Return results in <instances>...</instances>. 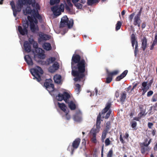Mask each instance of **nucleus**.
I'll list each match as a JSON object with an SVG mask.
<instances>
[{
  "instance_id": "14",
  "label": "nucleus",
  "mask_w": 157,
  "mask_h": 157,
  "mask_svg": "<svg viewBox=\"0 0 157 157\" xmlns=\"http://www.w3.org/2000/svg\"><path fill=\"white\" fill-rule=\"evenodd\" d=\"M39 38L38 39V41L39 42L46 40L49 39V37L48 35L43 33L39 34Z\"/></svg>"
},
{
  "instance_id": "39",
  "label": "nucleus",
  "mask_w": 157,
  "mask_h": 157,
  "mask_svg": "<svg viewBox=\"0 0 157 157\" xmlns=\"http://www.w3.org/2000/svg\"><path fill=\"white\" fill-rule=\"evenodd\" d=\"M75 90L78 94L80 91L81 86L79 84H77L75 85Z\"/></svg>"
},
{
  "instance_id": "35",
  "label": "nucleus",
  "mask_w": 157,
  "mask_h": 157,
  "mask_svg": "<svg viewBox=\"0 0 157 157\" xmlns=\"http://www.w3.org/2000/svg\"><path fill=\"white\" fill-rule=\"evenodd\" d=\"M100 0H87V4L88 6H91L94 4L98 3Z\"/></svg>"
},
{
  "instance_id": "38",
  "label": "nucleus",
  "mask_w": 157,
  "mask_h": 157,
  "mask_svg": "<svg viewBox=\"0 0 157 157\" xmlns=\"http://www.w3.org/2000/svg\"><path fill=\"white\" fill-rule=\"evenodd\" d=\"M107 133L108 131H105V130H104L103 132L101 137V140L102 142H104V140L106 137Z\"/></svg>"
},
{
  "instance_id": "21",
  "label": "nucleus",
  "mask_w": 157,
  "mask_h": 157,
  "mask_svg": "<svg viewBox=\"0 0 157 157\" xmlns=\"http://www.w3.org/2000/svg\"><path fill=\"white\" fill-rule=\"evenodd\" d=\"M140 17L136 16L134 18V25L135 26L137 25L139 27L140 26Z\"/></svg>"
},
{
  "instance_id": "62",
  "label": "nucleus",
  "mask_w": 157,
  "mask_h": 157,
  "mask_svg": "<svg viewBox=\"0 0 157 157\" xmlns=\"http://www.w3.org/2000/svg\"><path fill=\"white\" fill-rule=\"evenodd\" d=\"M142 8H141L140 9L139 12H138V13L136 15V16H138V17H140V15H141V12H142Z\"/></svg>"
},
{
  "instance_id": "58",
  "label": "nucleus",
  "mask_w": 157,
  "mask_h": 157,
  "mask_svg": "<svg viewBox=\"0 0 157 157\" xmlns=\"http://www.w3.org/2000/svg\"><path fill=\"white\" fill-rule=\"evenodd\" d=\"M120 139L121 142L122 144H124L125 143V142L121 134L120 135Z\"/></svg>"
},
{
  "instance_id": "43",
  "label": "nucleus",
  "mask_w": 157,
  "mask_h": 157,
  "mask_svg": "<svg viewBox=\"0 0 157 157\" xmlns=\"http://www.w3.org/2000/svg\"><path fill=\"white\" fill-rule=\"evenodd\" d=\"M60 1V0H50V4L51 5H53L55 4L59 3Z\"/></svg>"
},
{
  "instance_id": "28",
  "label": "nucleus",
  "mask_w": 157,
  "mask_h": 157,
  "mask_svg": "<svg viewBox=\"0 0 157 157\" xmlns=\"http://www.w3.org/2000/svg\"><path fill=\"white\" fill-rule=\"evenodd\" d=\"M131 40L132 47L134 48L136 41V38L134 34L133 33L131 35Z\"/></svg>"
},
{
  "instance_id": "11",
  "label": "nucleus",
  "mask_w": 157,
  "mask_h": 157,
  "mask_svg": "<svg viewBox=\"0 0 157 157\" xmlns=\"http://www.w3.org/2000/svg\"><path fill=\"white\" fill-rule=\"evenodd\" d=\"M152 139H150L147 144L146 145H144V144H140V151L142 154H144L146 151L148 150V146L151 143V142Z\"/></svg>"
},
{
  "instance_id": "19",
  "label": "nucleus",
  "mask_w": 157,
  "mask_h": 157,
  "mask_svg": "<svg viewBox=\"0 0 157 157\" xmlns=\"http://www.w3.org/2000/svg\"><path fill=\"white\" fill-rule=\"evenodd\" d=\"M34 14L33 15L34 18H37L40 22H41L42 21V18L41 16L39 13L38 10H34L33 11Z\"/></svg>"
},
{
  "instance_id": "3",
  "label": "nucleus",
  "mask_w": 157,
  "mask_h": 157,
  "mask_svg": "<svg viewBox=\"0 0 157 157\" xmlns=\"http://www.w3.org/2000/svg\"><path fill=\"white\" fill-rule=\"evenodd\" d=\"M30 72L34 77V79H36L38 82H40L41 80L40 75L43 74L44 72L40 67L36 66V68L32 69Z\"/></svg>"
},
{
  "instance_id": "63",
  "label": "nucleus",
  "mask_w": 157,
  "mask_h": 157,
  "mask_svg": "<svg viewBox=\"0 0 157 157\" xmlns=\"http://www.w3.org/2000/svg\"><path fill=\"white\" fill-rule=\"evenodd\" d=\"M153 125V124L152 123L149 122L148 123V126L149 128H151Z\"/></svg>"
},
{
  "instance_id": "25",
  "label": "nucleus",
  "mask_w": 157,
  "mask_h": 157,
  "mask_svg": "<svg viewBox=\"0 0 157 157\" xmlns=\"http://www.w3.org/2000/svg\"><path fill=\"white\" fill-rule=\"evenodd\" d=\"M30 28L31 31L33 33H35L36 31L39 30V28L37 25L35 26L33 23H31L30 24Z\"/></svg>"
},
{
  "instance_id": "17",
  "label": "nucleus",
  "mask_w": 157,
  "mask_h": 157,
  "mask_svg": "<svg viewBox=\"0 0 157 157\" xmlns=\"http://www.w3.org/2000/svg\"><path fill=\"white\" fill-rule=\"evenodd\" d=\"M90 132L92 135L91 141L93 143L96 144L97 142V140L96 139V133L95 130L92 129L91 130Z\"/></svg>"
},
{
  "instance_id": "54",
  "label": "nucleus",
  "mask_w": 157,
  "mask_h": 157,
  "mask_svg": "<svg viewBox=\"0 0 157 157\" xmlns=\"http://www.w3.org/2000/svg\"><path fill=\"white\" fill-rule=\"evenodd\" d=\"M138 52H139V50H138V48H135V50H134V54H135V56L136 57L137 56V54L138 53Z\"/></svg>"
},
{
  "instance_id": "8",
  "label": "nucleus",
  "mask_w": 157,
  "mask_h": 157,
  "mask_svg": "<svg viewBox=\"0 0 157 157\" xmlns=\"http://www.w3.org/2000/svg\"><path fill=\"white\" fill-rule=\"evenodd\" d=\"M70 97V95L68 93L64 92L63 94L59 93L56 98L58 101H61L64 100L66 103H69V99Z\"/></svg>"
},
{
  "instance_id": "41",
  "label": "nucleus",
  "mask_w": 157,
  "mask_h": 157,
  "mask_svg": "<svg viewBox=\"0 0 157 157\" xmlns=\"http://www.w3.org/2000/svg\"><path fill=\"white\" fill-rule=\"evenodd\" d=\"M122 24L120 21H118L116 25V30L117 31L119 30L121 27Z\"/></svg>"
},
{
  "instance_id": "57",
  "label": "nucleus",
  "mask_w": 157,
  "mask_h": 157,
  "mask_svg": "<svg viewBox=\"0 0 157 157\" xmlns=\"http://www.w3.org/2000/svg\"><path fill=\"white\" fill-rule=\"evenodd\" d=\"M148 140L147 139H146L144 140V142L143 143H140V144H144V145H146L147 144V142H148Z\"/></svg>"
},
{
  "instance_id": "36",
  "label": "nucleus",
  "mask_w": 157,
  "mask_h": 157,
  "mask_svg": "<svg viewBox=\"0 0 157 157\" xmlns=\"http://www.w3.org/2000/svg\"><path fill=\"white\" fill-rule=\"evenodd\" d=\"M10 5L11 6V8L13 11V15H16V13L15 12V5L14 2L13 1H12L10 2Z\"/></svg>"
},
{
  "instance_id": "59",
  "label": "nucleus",
  "mask_w": 157,
  "mask_h": 157,
  "mask_svg": "<svg viewBox=\"0 0 157 157\" xmlns=\"http://www.w3.org/2000/svg\"><path fill=\"white\" fill-rule=\"evenodd\" d=\"M35 7L36 10H40V7L38 3H36L35 5Z\"/></svg>"
},
{
  "instance_id": "52",
  "label": "nucleus",
  "mask_w": 157,
  "mask_h": 157,
  "mask_svg": "<svg viewBox=\"0 0 157 157\" xmlns=\"http://www.w3.org/2000/svg\"><path fill=\"white\" fill-rule=\"evenodd\" d=\"M134 15H135V13H132L129 15V20L131 21H132V19H133V18L134 17Z\"/></svg>"
},
{
  "instance_id": "61",
  "label": "nucleus",
  "mask_w": 157,
  "mask_h": 157,
  "mask_svg": "<svg viewBox=\"0 0 157 157\" xmlns=\"http://www.w3.org/2000/svg\"><path fill=\"white\" fill-rule=\"evenodd\" d=\"M86 143V140L84 139H83L82 140V146H84L85 147Z\"/></svg>"
},
{
  "instance_id": "44",
  "label": "nucleus",
  "mask_w": 157,
  "mask_h": 157,
  "mask_svg": "<svg viewBox=\"0 0 157 157\" xmlns=\"http://www.w3.org/2000/svg\"><path fill=\"white\" fill-rule=\"evenodd\" d=\"M111 128V124L110 121H107L106 123L105 131H108Z\"/></svg>"
},
{
  "instance_id": "7",
  "label": "nucleus",
  "mask_w": 157,
  "mask_h": 157,
  "mask_svg": "<svg viewBox=\"0 0 157 157\" xmlns=\"http://www.w3.org/2000/svg\"><path fill=\"white\" fill-rule=\"evenodd\" d=\"M81 142V139L79 138L75 139L72 143V145H69L67 150L71 151V154L72 155L74 151V150L78 148L79 145Z\"/></svg>"
},
{
  "instance_id": "37",
  "label": "nucleus",
  "mask_w": 157,
  "mask_h": 157,
  "mask_svg": "<svg viewBox=\"0 0 157 157\" xmlns=\"http://www.w3.org/2000/svg\"><path fill=\"white\" fill-rule=\"evenodd\" d=\"M29 42L30 44H33V47L35 48L36 49L38 48V45L37 43L33 39L29 40Z\"/></svg>"
},
{
  "instance_id": "49",
  "label": "nucleus",
  "mask_w": 157,
  "mask_h": 157,
  "mask_svg": "<svg viewBox=\"0 0 157 157\" xmlns=\"http://www.w3.org/2000/svg\"><path fill=\"white\" fill-rule=\"evenodd\" d=\"M137 125V123L135 121H132L131 122V127L132 128H135Z\"/></svg>"
},
{
  "instance_id": "33",
  "label": "nucleus",
  "mask_w": 157,
  "mask_h": 157,
  "mask_svg": "<svg viewBox=\"0 0 157 157\" xmlns=\"http://www.w3.org/2000/svg\"><path fill=\"white\" fill-rule=\"evenodd\" d=\"M119 71L117 70H115L112 72H110L108 71H107V74L108 76H110L112 77L113 76L117 75Z\"/></svg>"
},
{
  "instance_id": "20",
  "label": "nucleus",
  "mask_w": 157,
  "mask_h": 157,
  "mask_svg": "<svg viewBox=\"0 0 157 157\" xmlns=\"http://www.w3.org/2000/svg\"><path fill=\"white\" fill-rule=\"evenodd\" d=\"M128 72V71L125 70L120 75L118 76L116 78V81H119L124 77Z\"/></svg>"
},
{
  "instance_id": "13",
  "label": "nucleus",
  "mask_w": 157,
  "mask_h": 157,
  "mask_svg": "<svg viewBox=\"0 0 157 157\" xmlns=\"http://www.w3.org/2000/svg\"><path fill=\"white\" fill-rule=\"evenodd\" d=\"M141 42V47L143 51H144L147 47V38L145 36H144L143 38L142 39Z\"/></svg>"
},
{
  "instance_id": "15",
  "label": "nucleus",
  "mask_w": 157,
  "mask_h": 157,
  "mask_svg": "<svg viewBox=\"0 0 157 157\" xmlns=\"http://www.w3.org/2000/svg\"><path fill=\"white\" fill-rule=\"evenodd\" d=\"M147 82H144L142 83V86L143 87L142 88V90L143 91L142 95H144L149 89V87L147 86Z\"/></svg>"
},
{
  "instance_id": "24",
  "label": "nucleus",
  "mask_w": 157,
  "mask_h": 157,
  "mask_svg": "<svg viewBox=\"0 0 157 157\" xmlns=\"http://www.w3.org/2000/svg\"><path fill=\"white\" fill-rule=\"evenodd\" d=\"M27 63L29 65H33V63L30 56L28 55L27 56H25L24 57Z\"/></svg>"
},
{
  "instance_id": "31",
  "label": "nucleus",
  "mask_w": 157,
  "mask_h": 157,
  "mask_svg": "<svg viewBox=\"0 0 157 157\" xmlns=\"http://www.w3.org/2000/svg\"><path fill=\"white\" fill-rule=\"evenodd\" d=\"M73 118L75 121L77 122H80L82 121V116L79 114H77L74 115Z\"/></svg>"
},
{
  "instance_id": "60",
  "label": "nucleus",
  "mask_w": 157,
  "mask_h": 157,
  "mask_svg": "<svg viewBox=\"0 0 157 157\" xmlns=\"http://www.w3.org/2000/svg\"><path fill=\"white\" fill-rule=\"evenodd\" d=\"M153 43L157 45V36L155 35V39L153 41Z\"/></svg>"
},
{
  "instance_id": "64",
  "label": "nucleus",
  "mask_w": 157,
  "mask_h": 157,
  "mask_svg": "<svg viewBox=\"0 0 157 157\" xmlns=\"http://www.w3.org/2000/svg\"><path fill=\"white\" fill-rule=\"evenodd\" d=\"M115 96L117 98H118L119 96V92L117 91H116L115 93Z\"/></svg>"
},
{
  "instance_id": "26",
  "label": "nucleus",
  "mask_w": 157,
  "mask_h": 157,
  "mask_svg": "<svg viewBox=\"0 0 157 157\" xmlns=\"http://www.w3.org/2000/svg\"><path fill=\"white\" fill-rule=\"evenodd\" d=\"M54 80L56 83L59 84L61 81V76L60 75H56L54 77Z\"/></svg>"
},
{
  "instance_id": "30",
  "label": "nucleus",
  "mask_w": 157,
  "mask_h": 157,
  "mask_svg": "<svg viewBox=\"0 0 157 157\" xmlns=\"http://www.w3.org/2000/svg\"><path fill=\"white\" fill-rule=\"evenodd\" d=\"M56 60V58L54 57H51L46 60L45 61V63L47 65H49L50 64L52 63Z\"/></svg>"
},
{
  "instance_id": "27",
  "label": "nucleus",
  "mask_w": 157,
  "mask_h": 157,
  "mask_svg": "<svg viewBox=\"0 0 157 157\" xmlns=\"http://www.w3.org/2000/svg\"><path fill=\"white\" fill-rule=\"evenodd\" d=\"M68 104V106L71 110H74L76 109V106L75 103L72 101H69V103H66Z\"/></svg>"
},
{
  "instance_id": "10",
  "label": "nucleus",
  "mask_w": 157,
  "mask_h": 157,
  "mask_svg": "<svg viewBox=\"0 0 157 157\" xmlns=\"http://www.w3.org/2000/svg\"><path fill=\"white\" fill-rule=\"evenodd\" d=\"M26 3L27 0H18V3L16 5V9L15 8L16 12H15L16 14V15H13L15 17L17 16V12H20L23 5H25Z\"/></svg>"
},
{
  "instance_id": "5",
  "label": "nucleus",
  "mask_w": 157,
  "mask_h": 157,
  "mask_svg": "<svg viewBox=\"0 0 157 157\" xmlns=\"http://www.w3.org/2000/svg\"><path fill=\"white\" fill-rule=\"evenodd\" d=\"M44 86L52 95L54 96V94H52V92L56 91L57 90H55L54 84L52 83L51 79H46L44 83Z\"/></svg>"
},
{
  "instance_id": "32",
  "label": "nucleus",
  "mask_w": 157,
  "mask_h": 157,
  "mask_svg": "<svg viewBox=\"0 0 157 157\" xmlns=\"http://www.w3.org/2000/svg\"><path fill=\"white\" fill-rule=\"evenodd\" d=\"M43 46L44 48L47 51H49L51 49L52 47L50 43H44Z\"/></svg>"
},
{
  "instance_id": "45",
  "label": "nucleus",
  "mask_w": 157,
  "mask_h": 157,
  "mask_svg": "<svg viewBox=\"0 0 157 157\" xmlns=\"http://www.w3.org/2000/svg\"><path fill=\"white\" fill-rule=\"evenodd\" d=\"M113 150L112 149H110L107 155V157H112L113 156Z\"/></svg>"
},
{
  "instance_id": "1",
  "label": "nucleus",
  "mask_w": 157,
  "mask_h": 157,
  "mask_svg": "<svg viewBox=\"0 0 157 157\" xmlns=\"http://www.w3.org/2000/svg\"><path fill=\"white\" fill-rule=\"evenodd\" d=\"M71 64V74L75 77L74 80L75 82L80 81L85 76V72L87 64L84 59H81V56L77 54L73 55Z\"/></svg>"
},
{
  "instance_id": "16",
  "label": "nucleus",
  "mask_w": 157,
  "mask_h": 157,
  "mask_svg": "<svg viewBox=\"0 0 157 157\" xmlns=\"http://www.w3.org/2000/svg\"><path fill=\"white\" fill-rule=\"evenodd\" d=\"M24 47L25 50L27 52L31 51V48L30 44L28 41H25L24 43Z\"/></svg>"
},
{
  "instance_id": "9",
  "label": "nucleus",
  "mask_w": 157,
  "mask_h": 157,
  "mask_svg": "<svg viewBox=\"0 0 157 157\" xmlns=\"http://www.w3.org/2000/svg\"><path fill=\"white\" fill-rule=\"evenodd\" d=\"M111 105L112 104L111 102H107L105 105V107L102 111V113H101V115L104 114L108 112L106 114L105 117L106 119H107L109 117L110 114L111 113V111L110 110H109V109L111 107Z\"/></svg>"
},
{
  "instance_id": "34",
  "label": "nucleus",
  "mask_w": 157,
  "mask_h": 157,
  "mask_svg": "<svg viewBox=\"0 0 157 157\" xmlns=\"http://www.w3.org/2000/svg\"><path fill=\"white\" fill-rule=\"evenodd\" d=\"M119 71L117 70H115L112 72H110L108 71H107V74L108 76H110L112 77L113 76L117 75Z\"/></svg>"
},
{
  "instance_id": "50",
  "label": "nucleus",
  "mask_w": 157,
  "mask_h": 157,
  "mask_svg": "<svg viewBox=\"0 0 157 157\" xmlns=\"http://www.w3.org/2000/svg\"><path fill=\"white\" fill-rule=\"evenodd\" d=\"M42 49L41 48H38L35 49V52L38 54H39L42 51Z\"/></svg>"
},
{
  "instance_id": "23",
  "label": "nucleus",
  "mask_w": 157,
  "mask_h": 157,
  "mask_svg": "<svg viewBox=\"0 0 157 157\" xmlns=\"http://www.w3.org/2000/svg\"><path fill=\"white\" fill-rule=\"evenodd\" d=\"M101 113H99L98 115L97 116V122H96V128L98 129L100 128L101 117Z\"/></svg>"
},
{
  "instance_id": "2",
  "label": "nucleus",
  "mask_w": 157,
  "mask_h": 157,
  "mask_svg": "<svg viewBox=\"0 0 157 157\" xmlns=\"http://www.w3.org/2000/svg\"><path fill=\"white\" fill-rule=\"evenodd\" d=\"M73 20L72 19L69 20L67 16L66 15L62 17L60 22L59 27L63 28L64 27H67L69 29H71L73 27Z\"/></svg>"
},
{
  "instance_id": "48",
  "label": "nucleus",
  "mask_w": 157,
  "mask_h": 157,
  "mask_svg": "<svg viewBox=\"0 0 157 157\" xmlns=\"http://www.w3.org/2000/svg\"><path fill=\"white\" fill-rule=\"evenodd\" d=\"M157 101V94H155L153 96L151 99V101L155 102Z\"/></svg>"
},
{
  "instance_id": "29",
  "label": "nucleus",
  "mask_w": 157,
  "mask_h": 157,
  "mask_svg": "<svg viewBox=\"0 0 157 157\" xmlns=\"http://www.w3.org/2000/svg\"><path fill=\"white\" fill-rule=\"evenodd\" d=\"M58 105L60 109L61 110H62L65 113H66L67 111L66 110V108L67 107L64 103H61L59 102H58Z\"/></svg>"
},
{
  "instance_id": "4",
  "label": "nucleus",
  "mask_w": 157,
  "mask_h": 157,
  "mask_svg": "<svg viewBox=\"0 0 157 157\" xmlns=\"http://www.w3.org/2000/svg\"><path fill=\"white\" fill-rule=\"evenodd\" d=\"M22 23L23 28L21 26L19 25L18 27V29L20 33L22 35L24 36L28 33V28L29 24V21L26 20L23 21Z\"/></svg>"
},
{
  "instance_id": "12",
  "label": "nucleus",
  "mask_w": 157,
  "mask_h": 157,
  "mask_svg": "<svg viewBox=\"0 0 157 157\" xmlns=\"http://www.w3.org/2000/svg\"><path fill=\"white\" fill-rule=\"evenodd\" d=\"M35 10V9L32 10L31 7L30 6H27L25 10H23V13L25 15L27 14H32V15L34 14L33 10Z\"/></svg>"
},
{
  "instance_id": "6",
  "label": "nucleus",
  "mask_w": 157,
  "mask_h": 157,
  "mask_svg": "<svg viewBox=\"0 0 157 157\" xmlns=\"http://www.w3.org/2000/svg\"><path fill=\"white\" fill-rule=\"evenodd\" d=\"M51 10L55 16L56 17L58 16L61 14V12L64 11V5L61 4L59 6L58 5L54 6L51 7Z\"/></svg>"
},
{
  "instance_id": "22",
  "label": "nucleus",
  "mask_w": 157,
  "mask_h": 157,
  "mask_svg": "<svg viewBox=\"0 0 157 157\" xmlns=\"http://www.w3.org/2000/svg\"><path fill=\"white\" fill-rule=\"evenodd\" d=\"M126 98V94L125 91L122 92L120 94V101L123 104L125 101Z\"/></svg>"
},
{
  "instance_id": "53",
  "label": "nucleus",
  "mask_w": 157,
  "mask_h": 157,
  "mask_svg": "<svg viewBox=\"0 0 157 157\" xmlns=\"http://www.w3.org/2000/svg\"><path fill=\"white\" fill-rule=\"evenodd\" d=\"M65 9L66 10H67L68 12H71V10L69 6H68L67 5H66L65 6Z\"/></svg>"
},
{
  "instance_id": "40",
  "label": "nucleus",
  "mask_w": 157,
  "mask_h": 157,
  "mask_svg": "<svg viewBox=\"0 0 157 157\" xmlns=\"http://www.w3.org/2000/svg\"><path fill=\"white\" fill-rule=\"evenodd\" d=\"M74 6L77 8L78 9H81L82 7V5L81 4L76 2L75 3H74Z\"/></svg>"
},
{
  "instance_id": "46",
  "label": "nucleus",
  "mask_w": 157,
  "mask_h": 157,
  "mask_svg": "<svg viewBox=\"0 0 157 157\" xmlns=\"http://www.w3.org/2000/svg\"><path fill=\"white\" fill-rule=\"evenodd\" d=\"M52 67L55 69L56 70H58L59 68V65L58 63L57 62L55 63L52 65Z\"/></svg>"
},
{
  "instance_id": "56",
  "label": "nucleus",
  "mask_w": 157,
  "mask_h": 157,
  "mask_svg": "<svg viewBox=\"0 0 157 157\" xmlns=\"http://www.w3.org/2000/svg\"><path fill=\"white\" fill-rule=\"evenodd\" d=\"M56 70L55 69L52 67H50L49 68V71L51 72H54L56 71Z\"/></svg>"
},
{
  "instance_id": "47",
  "label": "nucleus",
  "mask_w": 157,
  "mask_h": 157,
  "mask_svg": "<svg viewBox=\"0 0 157 157\" xmlns=\"http://www.w3.org/2000/svg\"><path fill=\"white\" fill-rule=\"evenodd\" d=\"M112 77L110 76H108L106 78L105 82L106 83H110L112 81Z\"/></svg>"
},
{
  "instance_id": "55",
  "label": "nucleus",
  "mask_w": 157,
  "mask_h": 157,
  "mask_svg": "<svg viewBox=\"0 0 157 157\" xmlns=\"http://www.w3.org/2000/svg\"><path fill=\"white\" fill-rule=\"evenodd\" d=\"M153 93V91L152 90H150L148 91L147 93V96L149 97L152 95Z\"/></svg>"
},
{
  "instance_id": "42",
  "label": "nucleus",
  "mask_w": 157,
  "mask_h": 157,
  "mask_svg": "<svg viewBox=\"0 0 157 157\" xmlns=\"http://www.w3.org/2000/svg\"><path fill=\"white\" fill-rule=\"evenodd\" d=\"M105 146H107L111 144V141L109 138H107L105 140Z\"/></svg>"
},
{
  "instance_id": "18",
  "label": "nucleus",
  "mask_w": 157,
  "mask_h": 157,
  "mask_svg": "<svg viewBox=\"0 0 157 157\" xmlns=\"http://www.w3.org/2000/svg\"><path fill=\"white\" fill-rule=\"evenodd\" d=\"M144 106L143 105H140L139 106V108L140 109V112L138 114V116L141 118L143 116H145L147 113H145V109H144Z\"/></svg>"
},
{
  "instance_id": "51",
  "label": "nucleus",
  "mask_w": 157,
  "mask_h": 157,
  "mask_svg": "<svg viewBox=\"0 0 157 157\" xmlns=\"http://www.w3.org/2000/svg\"><path fill=\"white\" fill-rule=\"evenodd\" d=\"M28 20L30 22V23H33V19L32 17H31L28 16L27 17Z\"/></svg>"
}]
</instances>
